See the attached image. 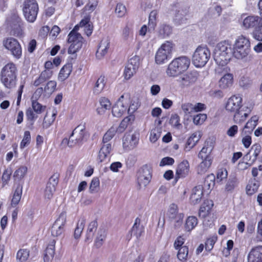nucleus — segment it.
<instances>
[{
  "label": "nucleus",
  "mask_w": 262,
  "mask_h": 262,
  "mask_svg": "<svg viewBox=\"0 0 262 262\" xmlns=\"http://www.w3.org/2000/svg\"><path fill=\"white\" fill-rule=\"evenodd\" d=\"M105 85L104 76H101L97 79L94 86V93L96 94H100L103 90Z\"/></svg>",
  "instance_id": "obj_42"
},
{
  "label": "nucleus",
  "mask_w": 262,
  "mask_h": 262,
  "mask_svg": "<svg viewBox=\"0 0 262 262\" xmlns=\"http://www.w3.org/2000/svg\"><path fill=\"white\" fill-rule=\"evenodd\" d=\"M213 206V202L208 199L204 200L201 205L198 211V216L202 220L204 224L208 225V222H210L208 219L211 217L212 214Z\"/></svg>",
  "instance_id": "obj_11"
},
{
  "label": "nucleus",
  "mask_w": 262,
  "mask_h": 262,
  "mask_svg": "<svg viewBox=\"0 0 262 262\" xmlns=\"http://www.w3.org/2000/svg\"><path fill=\"white\" fill-rule=\"evenodd\" d=\"M72 71V65L67 63L63 66L58 74V79L60 81H64L67 79Z\"/></svg>",
  "instance_id": "obj_39"
},
{
  "label": "nucleus",
  "mask_w": 262,
  "mask_h": 262,
  "mask_svg": "<svg viewBox=\"0 0 262 262\" xmlns=\"http://www.w3.org/2000/svg\"><path fill=\"white\" fill-rule=\"evenodd\" d=\"M207 119V115L205 114H199L194 116L193 118V123L196 125H201Z\"/></svg>",
  "instance_id": "obj_63"
},
{
  "label": "nucleus",
  "mask_w": 262,
  "mask_h": 262,
  "mask_svg": "<svg viewBox=\"0 0 262 262\" xmlns=\"http://www.w3.org/2000/svg\"><path fill=\"white\" fill-rule=\"evenodd\" d=\"M178 207L175 204H171L168 209L167 215L169 219H171L174 216L177 215L180 213L179 212Z\"/></svg>",
  "instance_id": "obj_61"
},
{
  "label": "nucleus",
  "mask_w": 262,
  "mask_h": 262,
  "mask_svg": "<svg viewBox=\"0 0 262 262\" xmlns=\"http://www.w3.org/2000/svg\"><path fill=\"white\" fill-rule=\"evenodd\" d=\"M212 163V160L210 156H206L205 158L197 166V172L199 174L205 173L210 167Z\"/></svg>",
  "instance_id": "obj_29"
},
{
  "label": "nucleus",
  "mask_w": 262,
  "mask_h": 262,
  "mask_svg": "<svg viewBox=\"0 0 262 262\" xmlns=\"http://www.w3.org/2000/svg\"><path fill=\"white\" fill-rule=\"evenodd\" d=\"M3 44L15 59H19L21 58L22 48L17 39L12 37H7L3 40Z\"/></svg>",
  "instance_id": "obj_9"
},
{
  "label": "nucleus",
  "mask_w": 262,
  "mask_h": 262,
  "mask_svg": "<svg viewBox=\"0 0 262 262\" xmlns=\"http://www.w3.org/2000/svg\"><path fill=\"white\" fill-rule=\"evenodd\" d=\"M36 113L31 107L26 110L27 127L29 129H32L36 119L37 118Z\"/></svg>",
  "instance_id": "obj_35"
},
{
  "label": "nucleus",
  "mask_w": 262,
  "mask_h": 262,
  "mask_svg": "<svg viewBox=\"0 0 262 262\" xmlns=\"http://www.w3.org/2000/svg\"><path fill=\"white\" fill-rule=\"evenodd\" d=\"M139 64V57L138 56H134L130 58L124 69L123 73L124 79L126 80L130 79L137 72Z\"/></svg>",
  "instance_id": "obj_15"
},
{
  "label": "nucleus",
  "mask_w": 262,
  "mask_h": 262,
  "mask_svg": "<svg viewBox=\"0 0 262 262\" xmlns=\"http://www.w3.org/2000/svg\"><path fill=\"white\" fill-rule=\"evenodd\" d=\"M138 140L135 135L124 136L123 138V146L126 149H133L137 144Z\"/></svg>",
  "instance_id": "obj_31"
},
{
  "label": "nucleus",
  "mask_w": 262,
  "mask_h": 262,
  "mask_svg": "<svg viewBox=\"0 0 262 262\" xmlns=\"http://www.w3.org/2000/svg\"><path fill=\"white\" fill-rule=\"evenodd\" d=\"M174 45L172 41H166L162 43L157 50L155 57V62L158 64H162L171 58Z\"/></svg>",
  "instance_id": "obj_5"
},
{
  "label": "nucleus",
  "mask_w": 262,
  "mask_h": 262,
  "mask_svg": "<svg viewBox=\"0 0 262 262\" xmlns=\"http://www.w3.org/2000/svg\"><path fill=\"white\" fill-rule=\"evenodd\" d=\"M231 69L228 67L223 68L222 73L225 72L218 82L219 86L222 90H225L232 86L233 84V75L230 73Z\"/></svg>",
  "instance_id": "obj_17"
},
{
  "label": "nucleus",
  "mask_w": 262,
  "mask_h": 262,
  "mask_svg": "<svg viewBox=\"0 0 262 262\" xmlns=\"http://www.w3.org/2000/svg\"><path fill=\"white\" fill-rule=\"evenodd\" d=\"M172 33V27L166 24H163L159 29V33L163 38L169 36Z\"/></svg>",
  "instance_id": "obj_57"
},
{
  "label": "nucleus",
  "mask_w": 262,
  "mask_h": 262,
  "mask_svg": "<svg viewBox=\"0 0 262 262\" xmlns=\"http://www.w3.org/2000/svg\"><path fill=\"white\" fill-rule=\"evenodd\" d=\"M232 114H234L233 117V121L236 124H241L246 121L249 115L250 111L246 112L241 108Z\"/></svg>",
  "instance_id": "obj_33"
},
{
  "label": "nucleus",
  "mask_w": 262,
  "mask_h": 262,
  "mask_svg": "<svg viewBox=\"0 0 262 262\" xmlns=\"http://www.w3.org/2000/svg\"><path fill=\"white\" fill-rule=\"evenodd\" d=\"M211 53L206 47L199 46L192 55V62L195 67H203L206 65L210 58Z\"/></svg>",
  "instance_id": "obj_6"
},
{
  "label": "nucleus",
  "mask_w": 262,
  "mask_h": 262,
  "mask_svg": "<svg viewBox=\"0 0 262 262\" xmlns=\"http://www.w3.org/2000/svg\"><path fill=\"white\" fill-rule=\"evenodd\" d=\"M243 106V98L238 94L231 96L227 100L225 108L230 113H232L242 108Z\"/></svg>",
  "instance_id": "obj_14"
},
{
  "label": "nucleus",
  "mask_w": 262,
  "mask_h": 262,
  "mask_svg": "<svg viewBox=\"0 0 262 262\" xmlns=\"http://www.w3.org/2000/svg\"><path fill=\"white\" fill-rule=\"evenodd\" d=\"M112 150L111 143H103V145L99 151L97 157V160L98 162H103L109 158Z\"/></svg>",
  "instance_id": "obj_24"
},
{
  "label": "nucleus",
  "mask_w": 262,
  "mask_h": 262,
  "mask_svg": "<svg viewBox=\"0 0 262 262\" xmlns=\"http://www.w3.org/2000/svg\"><path fill=\"white\" fill-rule=\"evenodd\" d=\"M137 176L139 186H146L150 182L152 177L151 170L147 165L143 166L138 171Z\"/></svg>",
  "instance_id": "obj_16"
},
{
  "label": "nucleus",
  "mask_w": 262,
  "mask_h": 262,
  "mask_svg": "<svg viewBox=\"0 0 262 262\" xmlns=\"http://www.w3.org/2000/svg\"><path fill=\"white\" fill-rule=\"evenodd\" d=\"M190 64V59L185 56L173 59L168 64L166 72L169 77L177 76L187 70Z\"/></svg>",
  "instance_id": "obj_3"
},
{
  "label": "nucleus",
  "mask_w": 262,
  "mask_h": 262,
  "mask_svg": "<svg viewBox=\"0 0 262 262\" xmlns=\"http://www.w3.org/2000/svg\"><path fill=\"white\" fill-rule=\"evenodd\" d=\"M259 13L260 17L257 15H249L245 17L242 24L243 27L245 29H255L259 25H262V0L258 3Z\"/></svg>",
  "instance_id": "obj_10"
},
{
  "label": "nucleus",
  "mask_w": 262,
  "mask_h": 262,
  "mask_svg": "<svg viewBox=\"0 0 262 262\" xmlns=\"http://www.w3.org/2000/svg\"><path fill=\"white\" fill-rule=\"evenodd\" d=\"M85 223V220L84 218H82L79 220L77 227L74 231V237L75 238H78L81 236V233L83 230Z\"/></svg>",
  "instance_id": "obj_49"
},
{
  "label": "nucleus",
  "mask_w": 262,
  "mask_h": 262,
  "mask_svg": "<svg viewBox=\"0 0 262 262\" xmlns=\"http://www.w3.org/2000/svg\"><path fill=\"white\" fill-rule=\"evenodd\" d=\"M258 121V117L256 115L252 116L246 123L243 128V133L247 132L249 134H251L254 129L257 125Z\"/></svg>",
  "instance_id": "obj_34"
},
{
  "label": "nucleus",
  "mask_w": 262,
  "mask_h": 262,
  "mask_svg": "<svg viewBox=\"0 0 262 262\" xmlns=\"http://www.w3.org/2000/svg\"><path fill=\"white\" fill-rule=\"evenodd\" d=\"M228 177V171L225 168L218 169L216 172L215 180L217 183H221L223 180H226Z\"/></svg>",
  "instance_id": "obj_51"
},
{
  "label": "nucleus",
  "mask_w": 262,
  "mask_h": 262,
  "mask_svg": "<svg viewBox=\"0 0 262 262\" xmlns=\"http://www.w3.org/2000/svg\"><path fill=\"white\" fill-rule=\"evenodd\" d=\"M36 114H41L44 112L46 108V106L42 105L36 100L32 101V108Z\"/></svg>",
  "instance_id": "obj_58"
},
{
  "label": "nucleus",
  "mask_w": 262,
  "mask_h": 262,
  "mask_svg": "<svg viewBox=\"0 0 262 262\" xmlns=\"http://www.w3.org/2000/svg\"><path fill=\"white\" fill-rule=\"evenodd\" d=\"M233 56L237 59H243L250 52V41L249 38L241 35L236 39L233 45Z\"/></svg>",
  "instance_id": "obj_4"
},
{
  "label": "nucleus",
  "mask_w": 262,
  "mask_h": 262,
  "mask_svg": "<svg viewBox=\"0 0 262 262\" xmlns=\"http://www.w3.org/2000/svg\"><path fill=\"white\" fill-rule=\"evenodd\" d=\"M99 106L97 108V112L99 115L104 114L107 110H110L112 106V103L110 100L105 97H102L99 100Z\"/></svg>",
  "instance_id": "obj_30"
},
{
  "label": "nucleus",
  "mask_w": 262,
  "mask_h": 262,
  "mask_svg": "<svg viewBox=\"0 0 262 262\" xmlns=\"http://www.w3.org/2000/svg\"><path fill=\"white\" fill-rule=\"evenodd\" d=\"M11 174L12 170L11 168H7L4 171L2 177V187H4L8 184Z\"/></svg>",
  "instance_id": "obj_55"
},
{
  "label": "nucleus",
  "mask_w": 262,
  "mask_h": 262,
  "mask_svg": "<svg viewBox=\"0 0 262 262\" xmlns=\"http://www.w3.org/2000/svg\"><path fill=\"white\" fill-rule=\"evenodd\" d=\"M130 102V95L128 94H123L112 107L113 115L116 117H121L127 112Z\"/></svg>",
  "instance_id": "obj_8"
},
{
  "label": "nucleus",
  "mask_w": 262,
  "mask_h": 262,
  "mask_svg": "<svg viewBox=\"0 0 262 262\" xmlns=\"http://www.w3.org/2000/svg\"><path fill=\"white\" fill-rule=\"evenodd\" d=\"M259 183L255 180L249 182L246 186V192L247 194L251 195L255 193L258 189Z\"/></svg>",
  "instance_id": "obj_48"
},
{
  "label": "nucleus",
  "mask_w": 262,
  "mask_h": 262,
  "mask_svg": "<svg viewBox=\"0 0 262 262\" xmlns=\"http://www.w3.org/2000/svg\"><path fill=\"white\" fill-rule=\"evenodd\" d=\"M56 241L52 239L45 250L43 255L44 262H49L54 258L55 253Z\"/></svg>",
  "instance_id": "obj_25"
},
{
  "label": "nucleus",
  "mask_w": 262,
  "mask_h": 262,
  "mask_svg": "<svg viewBox=\"0 0 262 262\" xmlns=\"http://www.w3.org/2000/svg\"><path fill=\"white\" fill-rule=\"evenodd\" d=\"M17 69L13 62H9L2 69L0 76L1 81L4 86L8 89L15 88L17 81Z\"/></svg>",
  "instance_id": "obj_2"
},
{
  "label": "nucleus",
  "mask_w": 262,
  "mask_h": 262,
  "mask_svg": "<svg viewBox=\"0 0 262 262\" xmlns=\"http://www.w3.org/2000/svg\"><path fill=\"white\" fill-rule=\"evenodd\" d=\"M66 223V212H62L51 227L52 235L54 237H57L63 233L65 231Z\"/></svg>",
  "instance_id": "obj_12"
},
{
  "label": "nucleus",
  "mask_w": 262,
  "mask_h": 262,
  "mask_svg": "<svg viewBox=\"0 0 262 262\" xmlns=\"http://www.w3.org/2000/svg\"><path fill=\"white\" fill-rule=\"evenodd\" d=\"M28 168L26 166H21L14 173L13 177L15 179L20 180L27 174Z\"/></svg>",
  "instance_id": "obj_50"
},
{
  "label": "nucleus",
  "mask_w": 262,
  "mask_h": 262,
  "mask_svg": "<svg viewBox=\"0 0 262 262\" xmlns=\"http://www.w3.org/2000/svg\"><path fill=\"white\" fill-rule=\"evenodd\" d=\"M31 137L30 132L26 130L24 132L23 139L20 143V148L23 149L27 146L31 142Z\"/></svg>",
  "instance_id": "obj_54"
},
{
  "label": "nucleus",
  "mask_w": 262,
  "mask_h": 262,
  "mask_svg": "<svg viewBox=\"0 0 262 262\" xmlns=\"http://www.w3.org/2000/svg\"><path fill=\"white\" fill-rule=\"evenodd\" d=\"M100 233L99 234V236H98L96 239L95 242L94 246L96 248H99L103 244V242L105 238L106 234L105 231H101L100 232Z\"/></svg>",
  "instance_id": "obj_64"
},
{
  "label": "nucleus",
  "mask_w": 262,
  "mask_h": 262,
  "mask_svg": "<svg viewBox=\"0 0 262 262\" xmlns=\"http://www.w3.org/2000/svg\"><path fill=\"white\" fill-rule=\"evenodd\" d=\"M140 219L137 217L131 230V234L136 236L137 238H139L144 231V228L140 225Z\"/></svg>",
  "instance_id": "obj_36"
},
{
  "label": "nucleus",
  "mask_w": 262,
  "mask_h": 262,
  "mask_svg": "<svg viewBox=\"0 0 262 262\" xmlns=\"http://www.w3.org/2000/svg\"><path fill=\"white\" fill-rule=\"evenodd\" d=\"M98 224L96 220L92 221L89 225L86 233L85 241L87 242H91L94 233L97 228Z\"/></svg>",
  "instance_id": "obj_38"
},
{
  "label": "nucleus",
  "mask_w": 262,
  "mask_h": 262,
  "mask_svg": "<svg viewBox=\"0 0 262 262\" xmlns=\"http://www.w3.org/2000/svg\"><path fill=\"white\" fill-rule=\"evenodd\" d=\"M261 151V147L260 144L255 143L251 146L250 150L248 152L247 155L250 152L252 153L253 156V159L251 160V162L250 163V166L252 165L257 160L258 156Z\"/></svg>",
  "instance_id": "obj_41"
},
{
  "label": "nucleus",
  "mask_w": 262,
  "mask_h": 262,
  "mask_svg": "<svg viewBox=\"0 0 262 262\" xmlns=\"http://www.w3.org/2000/svg\"><path fill=\"white\" fill-rule=\"evenodd\" d=\"M190 172V164L188 160H183L177 165L175 180L176 181H178L181 178H186Z\"/></svg>",
  "instance_id": "obj_19"
},
{
  "label": "nucleus",
  "mask_w": 262,
  "mask_h": 262,
  "mask_svg": "<svg viewBox=\"0 0 262 262\" xmlns=\"http://www.w3.org/2000/svg\"><path fill=\"white\" fill-rule=\"evenodd\" d=\"M178 258L181 262H186L188 255V247L187 246H183L181 248L178 249Z\"/></svg>",
  "instance_id": "obj_45"
},
{
  "label": "nucleus",
  "mask_w": 262,
  "mask_h": 262,
  "mask_svg": "<svg viewBox=\"0 0 262 262\" xmlns=\"http://www.w3.org/2000/svg\"><path fill=\"white\" fill-rule=\"evenodd\" d=\"M57 83L54 80H50L48 81L43 88L42 87L38 88L34 92V95L36 97H40L42 95L46 96L52 94L56 89Z\"/></svg>",
  "instance_id": "obj_20"
},
{
  "label": "nucleus",
  "mask_w": 262,
  "mask_h": 262,
  "mask_svg": "<svg viewBox=\"0 0 262 262\" xmlns=\"http://www.w3.org/2000/svg\"><path fill=\"white\" fill-rule=\"evenodd\" d=\"M57 115V111L54 110L51 115L49 114V113L47 112L44 117L43 122H42V126L44 128H49L54 122L55 119L56 118Z\"/></svg>",
  "instance_id": "obj_40"
},
{
  "label": "nucleus",
  "mask_w": 262,
  "mask_h": 262,
  "mask_svg": "<svg viewBox=\"0 0 262 262\" xmlns=\"http://www.w3.org/2000/svg\"><path fill=\"white\" fill-rule=\"evenodd\" d=\"M158 12L156 10H152L150 12L148 17V28L149 29L155 30L157 23V16Z\"/></svg>",
  "instance_id": "obj_43"
},
{
  "label": "nucleus",
  "mask_w": 262,
  "mask_h": 262,
  "mask_svg": "<svg viewBox=\"0 0 262 262\" xmlns=\"http://www.w3.org/2000/svg\"><path fill=\"white\" fill-rule=\"evenodd\" d=\"M91 16L90 15L85 16L80 21L81 28H83L84 33L90 36L92 35L93 31V26L90 21Z\"/></svg>",
  "instance_id": "obj_28"
},
{
  "label": "nucleus",
  "mask_w": 262,
  "mask_h": 262,
  "mask_svg": "<svg viewBox=\"0 0 262 262\" xmlns=\"http://www.w3.org/2000/svg\"><path fill=\"white\" fill-rule=\"evenodd\" d=\"M59 177V174L56 173L50 178L45 190V196L46 198L50 199L53 197L58 183Z\"/></svg>",
  "instance_id": "obj_18"
},
{
  "label": "nucleus",
  "mask_w": 262,
  "mask_h": 262,
  "mask_svg": "<svg viewBox=\"0 0 262 262\" xmlns=\"http://www.w3.org/2000/svg\"><path fill=\"white\" fill-rule=\"evenodd\" d=\"M252 36L256 40L262 41V25H259L254 30Z\"/></svg>",
  "instance_id": "obj_62"
},
{
  "label": "nucleus",
  "mask_w": 262,
  "mask_h": 262,
  "mask_svg": "<svg viewBox=\"0 0 262 262\" xmlns=\"http://www.w3.org/2000/svg\"><path fill=\"white\" fill-rule=\"evenodd\" d=\"M199 140L200 138L198 137L196 133L192 134L187 141L186 148H192L195 145Z\"/></svg>",
  "instance_id": "obj_53"
},
{
  "label": "nucleus",
  "mask_w": 262,
  "mask_h": 262,
  "mask_svg": "<svg viewBox=\"0 0 262 262\" xmlns=\"http://www.w3.org/2000/svg\"><path fill=\"white\" fill-rule=\"evenodd\" d=\"M233 56L232 46L228 41H224L217 43L214 51V59L220 66H226Z\"/></svg>",
  "instance_id": "obj_1"
},
{
  "label": "nucleus",
  "mask_w": 262,
  "mask_h": 262,
  "mask_svg": "<svg viewBox=\"0 0 262 262\" xmlns=\"http://www.w3.org/2000/svg\"><path fill=\"white\" fill-rule=\"evenodd\" d=\"M110 46V40L107 38L102 39L99 43L97 50L96 53V56L99 58L103 57L107 53Z\"/></svg>",
  "instance_id": "obj_27"
},
{
  "label": "nucleus",
  "mask_w": 262,
  "mask_h": 262,
  "mask_svg": "<svg viewBox=\"0 0 262 262\" xmlns=\"http://www.w3.org/2000/svg\"><path fill=\"white\" fill-rule=\"evenodd\" d=\"M198 224V218L195 216H189L186 219L184 224V230L186 232H190L197 226Z\"/></svg>",
  "instance_id": "obj_37"
},
{
  "label": "nucleus",
  "mask_w": 262,
  "mask_h": 262,
  "mask_svg": "<svg viewBox=\"0 0 262 262\" xmlns=\"http://www.w3.org/2000/svg\"><path fill=\"white\" fill-rule=\"evenodd\" d=\"M184 216V214L183 213H180L170 219L171 221H173V225L175 228H179L182 225Z\"/></svg>",
  "instance_id": "obj_60"
},
{
  "label": "nucleus",
  "mask_w": 262,
  "mask_h": 262,
  "mask_svg": "<svg viewBox=\"0 0 262 262\" xmlns=\"http://www.w3.org/2000/svg\"><path fill=\"white\" fill-rule=\"evenodd\" d=\"M23 193V185L18 184L14 191L13 193L11 201V205L13 207H16L21 198Z\"/></svg>",
  "instance_id": "obj_32"
},
{
  "label": "nucleus",
  "mask_w": 262,
  "mask_h": 262,
  "mask_svg": "<svg viewBox=\"0 0 262 262\" xmlns=\"http://www.w3.org/2000/svg\"><path fill=\"white\" fill-rule=\"evenodd\" d=\"M201 185L195 186L192 190L191 194L190 196V203L192 205H196L200 203L205 192L202 190Z\"/></svg>",
  "instance_id": "obj_23"
},
{
  "label": "nucleus",
  "mask_w": 262,
  "mask_h": 262,
  "mask_svg": "<svg viewBox=\"0 0 262 262\" xmlns=\"http://www.w3.org/2000/svg\"><path fill=\"white\" fill-rule=\"evenodd\" d=\"M100 186V181L98 178H93L91 182L89 191L91 193L98 191Z\"/></svg>",
  "instance_id": "obj_59"
},
{
  "label": "nucleus",
  "mask_w": 262,
  "mask_h": 262,
  "mask_svg": "<svg viewBox=\"0 0 262 262\" xmlns=\"http://www.w3.org/2000/svg\"><path fill=\"white\" fill-rule=\"evenodd\" d=\"M30 256V251L27 249H19L16 254V259L20 262H25Z\"/></svg>",
  "instance_id": "obj_44"
},
{
  "label": "nucleus",
  "mask_w": 262,
  "mask_h": 262,
  "mask_svg": "<svg viewBox=\"0 0 262 262\" xmlns=\"http://www.w3.org/2000/svg\"><path fill=\"white\" fill-rule=\"evenodd\" d=\"M247 262H262V245L254 246L250 250Z\"/></svg>",
  "instance_id": "obj_22"
},
{
  "label": "nucleus",
  "mask_w": 262,
  "mask_h": 262,
  "mask_svg": "<svg viewBox=\"0 0 262 262\" xmlns=\"http://www.w3.org/2000/svg\"><path fill=\"white\" fill-rule=\"evenodd\" d=\"M38 10V5L36 0L24 1L23 11L25 18L28 21L34 23L36 20Z\"/></svg>",
  "instance_id": "obj_7"
},
{
  "label": "nucleus",
  "mask_w": 262,
  "mask_h": 262,
  "mask_svg": "<svg viewBox=\"0 0 262 262\" xmlns=\"http://www.w3.org/2000/svg\"><path fill=\"white\" fill-rule=\"evenodd\" d=\"M116 133H117L116 127L112 126L104 135L102 143H108V142L114 137Z\"/></svg>",
  "instance_id": "obj_47"
},
{
  "label": "nucleus",
  "mask_w": 262,
  "mask_h": 262,
  "mask_svg": "<svg viewBox=\"0 0 262 262\" xmlns=\"http://www.w3.org/2000/svg\"><path fill=\"white\" fill-rule=\"evenodd\" d=\"M98 1L95 0L92 2H89L82 9L83 13L90 14L93 12L97 8Z\"/></svg>",
  "instance_id": "obj_52"
},
{
  "label": "nucleus",
  "mask_w": 262,
  "mask_h": 262,
  "mask_svg": "<svg viewBox=\"0 0 262 262\" xmlns=\"http://www.w3.org/2000/svg\"><path fill=\"white\" fill-rule=\"evenodd\" d=\"M83 38L81 34L68 35L67 41L70 44L68 52L69 54H76L82 48Z\"/></svg>",
  "instance_id": "obj_13"
},
{
  "label": "nucleus",
  "mask_w": 262,
  "mask_h": 262,
  "mask_svg": "<svg viewBox=\"0 0 262 262\" xmlns=\"http://www.w3.org/2000/svg\"><path fill=\"white\" fill-rule=\"evenodd\" d=\"M217 240L216 235H213L208 237L205 242V248L208 252H210L214 247L215 243Z\"/></svg>",
  "instance_id": "obj_46"
},
{
  "label": "nucleus",
  "mask_w": 262,
  "mask_h": 262,
  "mask_svg": "<svg viewBox=\"0 0 262 262\" xmlns=\"http://www.w3.org/2000/svg\"><path fill=\"white\" fill-rule=\"evenodd\" d=\"M79 130V132L78 133V136L76 137L75 140V142L74 143L75 144H79L81 143V142L83 141L84 137L85 136V128L84 126H82L80 125H78L72 132L71 133L69 140H68V139L65 138L63 140L62 142H64L66 141V142H68V144L70 146H72L74 145L73 144H70V139H71L72 140V143L73 142V140L72 139V138L73 137L74 135L76 134L77 132V130Z\"/></svg>",
  "instance_id": "obj_21"
},
{
  "label": "nucleus",
  "mask_w": 262,
  "mask_h": 262,
  "mask_svg": "<svg viewBox=\"0 0 262 262\" xmlns=\"http://www.w3.org/2000/svg\"><path fill=\"white\" fill-rule=\"evenodd\" d=\"M131 121V119L129 117H125L121 122L120 123L119 126L118 127H116V130H117L118 133H123L127 126L128 125L129 123Z\"/></svg>",
  "instance_id": "obj_56"
},
{
  "label": "nucleus",
  "mask_w": 262,
  "mask_h": 262,
  "mask_svg": "<svg viewBox=\"0 0 262 262\" xmlns=\"http://www.w3.org/2000/svg\"><path fill=\"white\" fill-rule=\"evenodd\" d=\"M215 177L214 174H208L204 179L203 185H200L205 193L209 192L214 187Z\"/></svg>",
  "instance_id": "obj_26"
}]
</instances>
